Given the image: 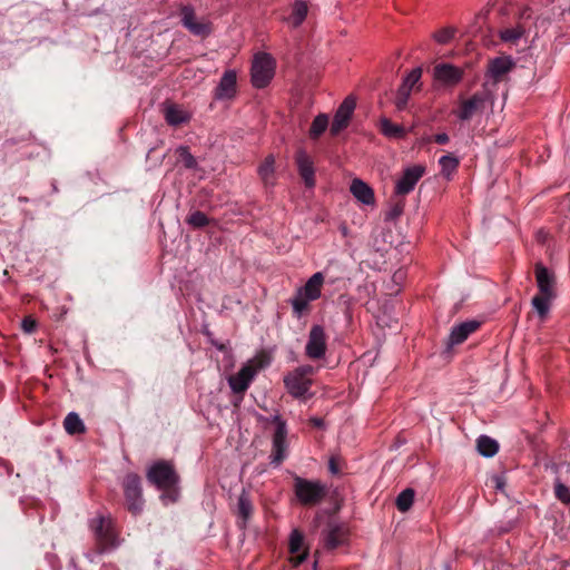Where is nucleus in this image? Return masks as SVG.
<instances>
[{
    "mask_svg": "<svg viewBox=\"0 0 570 570\" xmlns=\"http://www.w3.org/2000/svg\"><path fill=\"white\" fill-rule=\"evenodd\" d=\"M534 275L539 292L532 297L531 306L543 321L548 317L552 302L557 297V278L554 273L542 263L535 264Z\"/></svg>",
    "mask_w": 570,
    "mask_h": 570,
    "instance_id": "obj_1",
    "label": "nucleus"
},
{
    "mask_svg": "<svg viewBox=\"0 0 570 570\" xmlns=\"http://www.w3.org/2000/svg\"><path fill=\"white\" fill-rule=\"evenodd\" d=\"M324 279L323 273L316 272L303 286L297 288L294 296L289 299L293 314L297 318L302 317L308 311L311 302L321 297Z\"/></svg>",
    "mask_w": 570,
    "mask_h": 570,
    "instance_id": "obj_2",
    "label": "nucleus"
},
{
    "mask_svg": "<svg viewBox=\"0 0 570 570\" xmlns=\"http://www.w3.org/2000/svg\"><path fill=\"white\" fill-rule=\"evenodd\" d=\"M294 493L298 502L305 507L320 504L327 495V487L318 480L294 478Z\"/></svg>",
    "mask_w": 570,
    "mask_h": 570,
    "instance_id": "obj_3",
    "label": "nucleus"
},
{
    "mask_svg": "<svg viewBox=\"0 0 570 570\" xmlns=\"http://www.w3.org/2000/svg\"><path fill=\"white\" fill-rule=\"evenodd\" d=\"M275 67L276 62L269 53H257L250 69L252 85L257 89L267 87L275 75Z\"/></svg>",
    "mask_w": 570,
    "mask_h": 570,
    "instance_id": "obj_4",
    "label": "nucleus"
},
{
    "mask_svg": "<svg viewBox=\"0 0 570 570\" xmlns=\"http://www.w3.org/2000/svg\"><path fill=\"white\" fill-rule=\"evenodd\" d=\"M267 363L263 357H254L247 361L240 370L228 379L233 392H245L257 373L263 370Z\"/></svg>",
    "mask_w": 570,
    "mask_h": 570,
    "instance_id": "obj_5",
    "label": "nucleus"
},
{
    "mask_svg": "<svg viewBox=\"0 0 570 570\" xmlns=\"http://www.w3.org/2000/svg\"><path fill=\"white\" fill-rule=\"evenodd\" d=\"M147 480L158 489L170 490L178 483L179 476L170 462L159 460L149 468Z\"/></svg>",
    "mask_w": 570,
    "mask_h": 570,
    "instance_id": "obj_6",
    "label": "nucleus"
},
{
    "mask_svg": "<svg viewBox=\"0 0 570 570\" xmlns=\"http://www.w3.org/2000/svg\"><path fill=\"white\" fill-rule=\"evenodd\" d=\"M90 528L101 551L117 546V533L110 518L96 517L90 521Z\"/></svg>",
    "mask_w": 570,
    "mask_h": 570,
    "instance_id": "obj_7",
    "label": "nucleus"
},
{
    "mask_svg": "<svg viewBox=\"0 0 570 570\" xmlns=\"http://www.w3.org/2000/svg\"><path fill=\"white\" fill-rule=\"evenodd\" d=\"M124 492L128 511L134 515L140 513L142 510L144 500L139 475L135 473L126 475L124 480Z\"/></svg>",
    "mask_w": 570,
    "mask_h": 570,
    "instance_id": "obj_8",
    "label": "nucleus"
},
{
    "mask_svg": "<svg viewBox=\"0 0 570 570\" xmlns=\"http://www.w3.org/2000/svg\"><path fill=\"white\" fill-rule=\"evenodd\" d=\"M273 423L275 424V431L273 434V449H272V463L279 465L286 458V423L279 415L273 416Z\"/></svg>",
    "mask_w": 570,
    "mask_h": 570,
    "instance_id": "obj_9",
    "label": "nucleus"
},
{
    "mask_svg": "<svg viewBox=\"0 0 570 570\" xmlns=\"http://www.w3.org/2000/svg\"><path fill=\"white\" fill-rule=\"evenodd\" d=\"M326 334L321 325H313L309 330L308 340L305 346V354L311 360H320L326 353Z\"/></svg>",
    "mask_w": 570,
    "mask_h": 570,
    "instance_id": "obj_10",
    "label": "nucleus"
},
{
    "mask_svg": "<svg viewBox=\"0 0 570 570\" xmlns=\"http://www.w3.org/2000/svg\"><path fill=\"white\" fill-rule=\"evenodd\" d=\"M425 174V166L421 164L412 165L403 170L402 176L395 184V194L404 196L410 194Z\"/></svg>",
    "mask_w": 570,
    "mask_h": 570,
    "instance_id": "obj_11",
    "label": "nucleus"
},
{
    "mask_svg": "<svg viewBox=\"0 0 570 570\" xmlns=\"http://www.w3.org/2000/svg\"><path fill=\"white\" fill-rule=\"evenodd\" d=\"M356 107V100L353 96H347L337 108L330 131L332 136H337L342 130L347 128Z\"/></svg>",
    "mask_w": 570,
    "mask_h": 570,
    "instance_id": "obj_12",
    "label": "nucleus"
},
{
    "mask_svg": "<svg viewBox=\"0 0 570 570\" xmlns=\"http://www.w3.org/2000/svg\"><path fill=\"white\" fill-rule=\"evenodd\" d=\"M314 368L309 365L302 366L285 376L284 383L289 392H308L312 386Z\"/></svg>",
    "mask_w": 570,
    "mask_h": 570,
    "instance_id": "obj_13",
    "label": "nucleus"
},
{
    "mask_svg": "<svg viewBox=\"0 0 570 570\" xmlns=\"http://www.w3.org/2000/svg\"><path fill=\"white\" fill-rule=\"evenodd\" d=\"M237 94V73L233 69L226 70L214 90V99L227 101L235 98Z\"/></svg>",
    "mask_w": 570,
    "mask_h": 570,
    "instance_id": "obj_14",
    "label": "nucleus"
},
{
    "mask_svg": "<svg viewBox=\"0 0 570 570\" xmlns=\"http://www.w3.org/2000/svg\"><path fill=\"white\" fill-rule=\"evenodd\" d=\"M488 100L487 92H475L470 98L464 99L460 102L459 109L456 110V117L460 120H469L478 112H481Z\"/></svg>",
    "mask_w": 570,
    "mask_h": 570,
    "instance_id": "obj_15",
    "label": "nucleus"
},
{
    "mask_svg": "<svg viewBox=\"0 0 570 570\" xmlns=\"http://www.w3.org/2000/svg\"><path fill=\"white\" fill-rule=\"evenodd\" d=\"M348 531L343 523L334 520L327 522L326 529L323 531V542L327 550H334L344 544L347 540Z\"/></svg>",
    "mask_w": 570,
    "mask_h": 570,
    "instance_id": "obj_16",
    "label": "nucleus"
},
{
    "mask_svg": "<svg viewBox=\"0 0 570 570\" xmlns=\"http://www.w3.org/2000/svg\"><path fill=\"white\" fill-rule=\"evenodd\" d=\"M433 78L441 86L452 87L463 78V70L451 63H438L433 69Z\"/></svg>",
    "mask_w": 570,
    "mask_h": 570,
    "instance_id": "obj_17",
    "label": "nucleus"
},
{
    "mask_svg": "<svg viewBox=\"0 0 570 570\" xmlns=\"http://www.w3.org/2000/svg\"><path fill=\"white\" fill-rule=\"evenodd\" d=\"M295 161L298 174L301 175L306 187L315 186L314 163L311 156L304 149H298L295 155Z\"/></svg>",
    "mask_w": 570,
    "mask_h": 570,
    "instance_id": "obj_18",
    "label": "nucleus"
},
{
    "mask_svg": "<svg viewBox=\"0 0 570 570\" xmlns=\"http://www.w3.org/2000/svg\"><path fill=\"white\" fill-rule=\"evenodd\" d=\"M532 16V11L528 8L520 12V21L514 27H507L500 30L499 36L503 42L517 43L527 30V20Z\"/></svg>",
    "mask_w": 570,
    "mask_h": 570,
    "instance_id": "obj_19",
    "label": "nucleus"
},
{
    "mask_svg": "<svg viewBox=\"0 0 570 570\" xmlns=\"http://www.w3.org/2000/svg\"><path fill=\"white\" fill-rule=\"evenodd\" d=\"M181 23L195 36L206 37L210 33L209 24L203 21H197L194 9L189 6H185L181 9Z\"/></svg>",
    "mask_w": 570,
    "mask_h": 570,
    "instance_id": "obj_20",
    "label": "nucleus"
},
{
    "mask_svg": "<svg viewBox=\"0 0 570 570\" xmlns=\"http://www.w3.org/2000/svg\"><path fill=\"white\" fill-rule=\"evenodd\" d=\"M480 325V322L472 320L453 326L449 336V344L453 346L463 343Z\"/></svg>",
    "mask_w": 570,
    "mask_h": 570,
    "instance_id": "obj_21",
    "label": "nucleus"
},
{
    "mask_svg": "<svg viewBox=\"0 0 570 570\" xmlns=\"http://www.w3.org/2000/svg\"><path fill=\"white\" fill-rule=\"evenodd\" d=\"M350 191L363 205H373L375 203L373 189L362 179H353Z\"/></svg>",
    "mask_w": 570,
    "mask_h": 570,
    "instance_id": "obj_22",
    "label": "nucleus"
},
{
    "mask_svg": "<svg viewBox=\"0 0 570 570\" xmlns=\"http://www.w3.org/2000/svg\"><path fill=\"white\" fill-rule=\"evenodd\" d=\"M164 116L167 124L175 127L188 122L190 119V114L186 109L177 105L166 106L164 110Z\"/></svg>",
    "mask_w": 570,
    "mask_h": 570,
    "instance_id": "obj_23",
    "label": "nucleus"
},
{
    "mask_svg": "<svg viewBox=\"0 0 570 570\" xmlns=\"http://www.w3.org/2000/svg\"><path fill=\"white\" fill-rule=\"evenodd\" d=\"M253 503L247 492L243 491L238 498L237 514L239 517L238 527L244 529L253 514Z\"/></svg>",
    "mask_w": 570,
    "mask_h": 570,
    "instance_id": "obj_24",
    "label": "nucleus"
},
{
    "mask_svg": "<svg viewBox=\"0 0 570 570\" xmlns=\"http://www.w3.org/2000/svg\"><path fill=\"white\" fill-rule=\"evenodd\" d=\"M307 13V3L303 0H296L292 4V13L289 14V17L284 18V21L288 22L292 28H298L306 19Z\"/></svg>",
    "mask_w": 570,
    "mask_h": 570,
    "instance_id": "obj_25",
    "label": "nucleus"
},
{
    "mask_svg": "<svg viewBox=\"0 0 570 570\" xmlns=\"http://www.w3.org/2000/svg\"><path fill=\"white\" fill-rule=\"evenodd\" d=\"M258 176L266 186H272L275 183V158L268 155L257 169Z\"/></svg>",
    "mask_w": 570,
    "mask_h": 570,
    "instance_id": "obj_26",
    "label": "nucleus"
},
{
    "mask_svg": "<svg viewBox=\"0 0 570 570\" xmlns=\"http://www.w3.org/2000/svg\"><path fill=\"white\" fill-rule=\"evenodd\" d=\"M513 62L509 58H495L489 65V73L492 78L499 80L511 70Z\"/></svg>",
    "mask_w": 570,
    "mask_h": 570,
    "instance_id": "obj_27",
    "label": "nucleus"
},
{
    "mask_svg": "<svg viewBox=\"0 0 570 570\" xmlns=\"http://www.w3.org/2000/svg\"><path fill=\"white\" fill-rule=\"evenodd\" d=\"M63 428L70 435L81 434L86 432V426L82 420L76 412H70L63 420Z\"/></svg>",
    "mask_w": 570,
    "mask_h": 570,
    "instance_id": "obj_28",
    "label": "nucleus"
},
{
    "mask_svg": "<svg viewBox=\"0 0 570 570\" xmlns=\"http://www.w3.org/2000/svg\"><path fill=\"white\" fill-rule=\"evenodd\" d=\"M380 129L381 132L387 138H403L406 134V130L403 126L393 124L387 118H382L380 120Z\"/></svg>",
    "mask_w": 570,
    "mask_h": 570,
    "instance_id": "obj_29",
    "label": "nucleus"
},
{
    "mask_svg": "<svg viewBox=\"0 0 570 570\" xmlns=\"http://www.w3.org/2000/svg\"><path fill=\"white\" fill-rule=\"evenodd\" d=\"M476 448L481 455L491 458L499 451V443L487 435H481L476 441Z\"/></svg>",
    "mask_w": 570,
    "mask_h": 570,
    "instance_id": "obj_30",
    "label": "nucleus"
},
{
    "mask_svg": "<svg viewBox=\"0 0 570 570\" xmlns=\"http://www.w3.org/2000/svg\"><path fill=\"white\" fill-rule=\"evenodd\" d=\"M328 127V116L326 114L317 115L312 121L309 128V137L312 139H317Z\"/></svg>",
    "mask_w": 570,
    "mask_h": 570,
    "instance_id": "obj_31",
    "label": "nucleus"
},
{
    "mask_svg": "<svg viewBox=\"0 0 570 570\" xmlns=\"http://www.w3.org/2000/svg\"><path fill=\"white\" fill-rule=\"evenodd\" d=\"M459 159L452 155H444L439 159V165L441 167V174L446 178L450 179L452 174L458 169L459 167Z\"/></svg>",
    "mask_w": 570,
    "mask_h": 570,
    "instance_id": "obj_32",
    "label": "nucleus"
},
{
    "mask_svg": "<svg viewBox=\"0 0 570 570\" xmlns=\"http://www.w3.org/2000/svg\"><path fill=\"white\" fill-rule=\"evenodd\" d=\"M415 497V491L411 488L403 490L396 498L395 504L399 511L406 512L411 509Z\"/></svg>",
    "mask_w": 570,
    "mask_h": 570,
    "instance_id": "obj_33",
    "label": "nucleus"
},
{
    "mask_svg": "<svg viewBox=\"0 0 570 570\" xmlns=\"http://www.w3.org/2000/svg\"><path fill=\"white\" fill-rule=\"evenodd\" d=\"M304 544V535L297 529L293 530L289 537V552L298 553Z\"/></svg>",
    "mask_w": 570,
    "mask_h": 570,
    "instance_id": "obj_34",
    "label": "nucleus"
},
{
    "mask_svg": "<svg viewBox=\"0 0 570 570\" xmlns=\"http://www.w3.org/2000/svg\"><path fill=\"white\" fill-rule=\"evenodd\" d=\"M421 77L422 69L416 67L409 72L400 87H407V90L412 91L413 87L419 83Z\"/></svg>",
    "mask_w": 570,
    "mask_h": 570,
    "instance_id": "obj_35",
    "label": "nucleus"
},
{
    "mask_svg": "<svg viewBox=\"0 0 570 570\" xmlns=\"http://www.w3.org/2000/svg\"><path fill=\"white\" fill-rule=\"evenodd\" d=\"M208 222L209 220H208L207 216L203 212H199V210L193 212L187 217V224H189L190 226H193L195 228L205 227L208 225Z\"/></svg>",
    "mask_w": 570,
    "mask_h": 570,
    "instance_id": "obj_36",
    "label": "nucleus"
},
{
    "mask_svg": "<svg viewBox=\"0 0 570 570\" xmlns=\"http://www.w3.org/2000/svg\"><path fill=\"white\" fill-rule=\"evenodd\" d=\"M554 495L563 504L570 505V490L561 482L554 484Z\"/></svg>",
    "mask_w": 570,
    "mask_h": 570,
    "instance_id": "obj_37",
    "label": "nucleus"
},
{
    "mask_svg": "<svg viewBox=\"0 0 570 570\" xmlns=\"http://www.w3.org/2000/svg\"><path fill=\"white\" fill-rule=\"evenodd\" d=\"M455 35V29L453 28H444L439 30L433 35V38L436 42L441 45L449 43Z\"/></svg>",
    "mask_w": 570,
    "mask_h": 570,
    "instance_id": "obj_38",
    "label": "nucleus"
},
{
    "mask_svg": "<svg viewBox=\"0 0 570 570\" xmlns=\"http://www.w3.org/2000/svg\"><path fill=\"white\" fill-rule=\"evenodd\" d=\"M411 91L407 90V87H400L395 98V106L399 110L405 109Z\"/></svg>",
    "mask_w": 570,
    "mask_h": 570,
    "instance_id": "obj_39",
    "label": "nucleus"
},
{
    "mask_svg": "<svg viewBox=\"0 0 570 570\" xmlns=\"http://www.w3.org/2000/svg\"><path fill=\"white\" fill-rule=\"evenodd\" d=\"M177 153L179 154L185 167H187V168L196 167L197 161H196L195 157L189 153L187 147H185V146L178 147Z\"/></svg>",
    "mask_w": 570,
    "mask_h": 570,
    "instance_id": "obj_40",
    "label": "nucleus"
},
{
    "mask_svg": "<svg viewBox=\"0 0 570 570\" xmlns=\"http://www.w3.org/2000/svg\"><path fill=\"white\" fill-rule=\"evenodd\" d=\"M554 17L559 20H566L567 16L570 14V0H567L564 3H562L558 12H553Z\"/></svg>",
    "mask_w": 570,
    "mask_h": 570,
    "instance_id": "obj_41",
    "label": "nucleus"
},
{
    "mask_svg": "<svg viewBox=\"0 0 570 570\" xmlns=\"http://www.w3.org/2000/svg\"><path fill=\"white\" fill-rule=\"evenodd\" d=\"M21 326H22V330L26 332V333H32L36 327H37V323L35 320H32L31 317H26L23 318L22 323H21Z\"/></svg>",
    "mask_w": 570,
    "mask_h": 570,
    "instance_id": "obj_42",
    "label": "nucleus"
},
{
    "mask_svg": "<svg viewBox=\"0 0 570 570\" xmlns=\"http://www.w3.org/2000/svg\"><path fill=\"white\" fill-rule=\"evenodd\" d=\"M338 458L332 456L328 462V470L332 474H338L341 472Z\"/></svg>",
    "mask_w": 570,
    "mask_h": 570,
    "instance_id": "obj_43",
    "label": "nucleus"
},
{
    "mask_svg": "<svg viewBox=\"0 0 570 570\" xmlns=\"http://www.w3.org/2000/svg\"><path fill=\"white\" fill-rule=\"evenodd\" d=\"M295 554L296 556L293 557L291 559V561H292L293 566L297 567V566L302 564L307 559L308 551L305 550L302 553H295Z\"/></svg>",
    "mask_w": 570,
    "mask_h": 570,
    "instance_id": "obj_44",
    "label": "nucleus"
},
{
    "mask_svg": "<svg viewBox=\"0 0 570 570\" xmlns=\"http://www.w3.org/2000/svg\"><path fill=\"white\" fill-rule=\"evenodd\" d=\"M435 142L444 145L449 141V136L445 132H440L434 136Z\"/></svg>",
    "mask_w": 570,
    "mask_h": 570,
    "instance_id": "obj_45",
    "label": "nucleus"
},
{
    "mask_svg": "<svg viewBox=\"0 0 570 570\" xmlns=\"http://www.w3.org/2000/svg\"><path fill=\"white\" fill-rule=\"evenodd\" d=\"M309 422H311V424H312L313 426L318 428V429H321V428H323V426H324V421H323V419H321V417H312V419L309 420Z\"/></svg>",
    "mask_w": 570,
    "mask_h": 570,
    "instance_id": "obj_46",
    "label": "nucleus"
},
{
    "mask_svg": "<svg viewBox=\"0 0 570 570\" xmlns=\"http://www.w3.org/2000/svg\"><path fill=\"white\" fill-rule=\"evenodd\" d=\"M493 482L495 484V489L502 490L504 487V480L501 476H494Z\"/></svg>",
    "mask_w": 570,
    "mask_h": 570,
    "instance_id": "obj_47",
    "label": "nucleus"
},
{
    "mask_svg": "<svg viewBox=\"0 0 570 570\" xmlns=\"http://www.w3.org/2000/svg\"><path fill=\"white\" fill-rule=\"evenodd\" d=\"M244 394H235V399L232 400L233 404L235 406H238L239 402L242 401Z\"/></svg>",
    "mask_w": 570,
    "mask_h": 570,
    "instance_id": "obj_48",
    "label": "nucleus"
},
{
    "mask_svg": "<svg viewBox=\"0 0 570 570\" xmlns=\"http://www.w3.org/2000/svg\"><path fill=\"white\" fill-rule=\"evenodd\" d=\"M340 230H341L343 236H347L348 235V228L345 225H342L340 227Z\"/></svg>",
    "mask_w": 570,
    "mask_h": 570,
    "instance_id": "obj_49",
    "label": "nucleus"
},
{
    "mask_svg": "<svg viewBox=\"0 0 570 570\" xmlns=\"http://www.w3.org/2000/svg\"><path fill=\"white\" fill-rule=\"evenodd\" d=\"M296 396H303L304 401H306L307 399L305 397L306 394H303V393H299V394H295Z\"/></svg>",
    "mask_w": 570,
    "mask_h": 570,
    "instance_id": "obj_50",
    "label": "nucleus"
},
{
    "mask_svg": "<svg viewBox=\"0 0 570 570\" xmlns=\"http://www.w3.org/2000/svg\"><path fill=\"white\" fill-rule=\"evenodd\" d=\"M255 402H256L259 406H262V407H264V409H265V405H262V404L259 403L258 399H256V397H255Z\"/></svg>",
    "mask_w": 570,
    "mask_h": 570,
    "instance_id": "obj_51",
    "label": "nucleus"
},
{
    "mask_svg": "<svg viewBox=\"0 0 570 570\" xmlns=\"http://www.w3.org/2000/svg\"><path fill=\"white\" fill-rule=\"evenodd\" d=\"M0 466L6 468V466H7V463H6V462H0Z\"/></svg>",
    "mask_w": 570,
    "mask_h": 570,
    "instance_id": "obj_52",
    "label": "nucleus"
},
{
    "mask_svg": "<svg viewBox=\"0 0 570 570\" xmlns=\"http://www.w3.org/2000/svg\"><path fill=\"white\" fill-rule=\"evenodd\" d=\"M444 567H445V570H450V566L448 563Z\"/></svg>",
    "mask_w": 570,
    "mask_h": 570,
    "instance_id": "obj_53",
    "label": "nucleus"
},
{
    "mask_svg": "<svg viewBox=\"0 0 570 570\" xmlns=\"http://www.w3.org/2000/svg\"><path fill=\"white\" fill-rule=\"evenodd\" d=\"M550 2H554L556 0H549Z\"/></svg>",
    "mask_w": 570,
    "mask_h": 570,
    "instance_id": "obj_54",
    "label": "nucleus"
}]
</instances>
